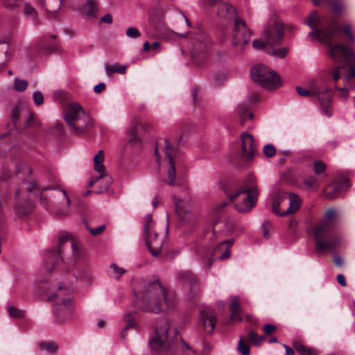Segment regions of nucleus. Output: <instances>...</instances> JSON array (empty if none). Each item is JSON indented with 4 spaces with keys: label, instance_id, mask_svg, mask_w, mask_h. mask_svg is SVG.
<instances>
[{
    "label": "nucleus",
    "instance_id": "f257e3e1",
    "mask_svg": "<svg viewBox=\"0 0 355 355\" xmlns=\"http://www.w3.org/2000/svg\"><path fill=\"white\" fill-rule=\"evenodd\" d=\"M150 348L160 355H195L191 347L179 336L175 323L160 318L155 324V336L149 340Z\"/></svg>",
    "mask_w": 355,
    "mask_h": 355
},
{
    "label": "nucleus",
    "instance_id": "f03ea898",
    "mask_svg": "<svg viewBox=\"0 0 355 355\" xmlns=\"http://www.w3.org/2000/svg\"><path fill=\"white\" fill-rule=\"evenodd\" d=\"M305 23L311 28L315 29L309 33V37L316 38L324 44L331 46L329 54L334 60H338L340 56H343L349 64L347 79L354 78L355 76V69L352 62L355 61V53L345 45L336 44L331 46L332 37L335 32L338 30V24L334 21H331L327 27L322 28L323 19L315 12L311 13Z\"/></svg>",
    "mask_w": 355,
    "mask_h": 355
},
{
    "label": "nucleus",
    "instance_id": "7ed1b4c3",
    "mask_svg": "<svg viewBox=\"0 0 355 355\" xmlns=\"http://www.w3.org/2000/svg\"><path fill=\"white\" fill-rule=\"evenodd\" d=\"M141 290H135L139 307L146 312L166 313L177 306V299L159 282H144Z\"/></svg>",
    "mask_w": 355,
    "mask_h": 355
},
{
    "label": "nucleus",
    "instance_id": "20e7f679",
    "mask_svg": "<svg viewBox=\"0 0 355 355\" xmlns=\"http://www.w3.org/2000/svg\"><path fill=\"white\" fill-rule=\"evenodd\" d=\"M67 243L71 245L73 257L76 261L87 262L85 250L76 243L70 234L62 232L59 235L58 248H51L43 254L44 267L47 272H49L59 268L63 264L62 254L63 247Z\"/></svg>",
    "mask_w": 355,
    "mask_h": 355
},
{
    "label": "nucleus",
    "instance_id": "39448f33",
    "mask_svg": "<svg viewBox=\"0 0 355 355\" xmlns=\"http://www.w3.org/2000/svg\"><path fill=\"white\" fill-rule=\"evenodd\" d=\"M336 216V211L330 209L325 212L324 220L314 230L315 248L319 252L334 250L340 244V239L330 230L329 223Z\"/></svg>",
    "mask_w": 355,
    "mask_h": 355
},
{
    "label": "nucleus",
    "instance_id": "423d86ee",
    "mask_svg": "<svg viewBox=\"0 0 355 355\" xmlns=\"http://www.w3.org/2000/svg\"><path fill=\"white\" fill-rule=\"evenodd\" d=\"M73 288L71 286L60 284L52 297L55 301L53 313L58 323L69 322L73 317L74 305L72 302Z\"/></svg>",
    "mask_w": 355,
    "mask_h": 355
},
{
    "label": "nucleus",
    "instance_id": "0eeeda50",
    "mask_svg": "<svg viewBox=\"0 0 355 355\" xmlns=\"http://www.w3.org/2000/svg\"><path fill=\"white\" fill-rule=\"evenodd\" d=\"M189 35L191 38V46L189 47L191 57L196 64H202L207 58V52L211 46V43L202 30L198 33H179L174 31L168 33V37L176 42L181 41Z\"/></svg>",
    "mask_w": 355,
    "mask_h": 355
},
{
    "label": "nucleus",
    "instance_id": "6e6552de",
    "mask_svg": "<svg viewBox=\"0 0 355 355\" xmlns=\"http://www.w3.org/2000/svg\"><path fill=\"white\" fill-rule=\"evenodd\" d=\"M14 165L15 175L24 180L21 187L17 191L15 209L19 214L25 215L29 212L31 205L26 199V193H24V189L31 193L36 189L37 185L35 182L26 180V178L31 173V169L28 166L19 161L15 162Z\"/></svg>",
    "mask_w": 355,
    "mask_h": 355
},
{
    "label": "nucleus",
    "instance_id": "1a4fd4ad",
    "mask_svg": "<svg viewBox=\"0 0 355 355\" xmlns=\"http://www.w3.org/2000/svg\"><path fill=\"white\" fill-rule=\"evenodd\" d=\"M63 117L77 135L83 134L87 128L92 125L89 115L77 102H70L64 106Z\"/></svg>",
    "mask_w": 355,
    "mask_h": 355
},
{
    "label": "nucleus",
    "instance_id": "9d476101",
    "mask_svg": "<svg viewBox=\"0 0 355 355\" xmlns=\"http://www.w3.org/2000/svg\"><path fill=\"white\" fill-rule=\"evenodd\" d=\"M252 78L263 87L278 88L283 86L280 76L263 64H258L251 69Z\"/></svg>",
    "mask_w": 355,
    "mask_h": 355
},
{
    "label": "nucleus",
    "instance_id": "9b49d317",
    "mask_svg": "<svg viewBox=\"0 0 355 355\" xmlns=\"http://www.w3.org/2000/svg\"><path fill=\"white\" fill-rule=\"evenodd\" d=\"M144 236L151 254L157 257L160 252L163 246V239L159 237L156 225L150 214L147 215L144 225Z\"/></svg>",
    "mask_w": 355,
    "mask_h": 355
},
{
    "label": "nucleus",
    "instance_id": "f8f14e48",
    "mask_svg": "<svg viewBox=\"0 0 355 355\" xmlns=\"http://www.w3.org/2000/svg\"><path fill=\"white\" fill-rule=\"evenodd\" d=\"M227 194L230 200L234 203L235 209L239 212L249 211L257 202V196L239 188Z\"/></svg>",
    "mask_w": 355,
    "mask_h": 355
},
{
    "label": "nucleus",
    "instance_id": "ddd939ff",
    "mask_svg": "<svg viewBox=\"0 0 355 355\" xmlns=\"http://www.w3.org/2000/svg\"><path fill=\"white\" fill-rule=\"evenodd\" d=\"M251 35L252 31L244 20L236 18L231 33L232 45L243 49L250 42Z\"/></svg>",
    "mask_w": 355,
    "mask_h": 355
},
{
    "label": "nucleus",
    "instance_id": "4468645a",
    "mask_svg": "<svg viewBox=\"0 0 355 355\" xmlns=\"http://www.w3.org/2000/svg\"><path fill=\"white\" fill-rule=\"evenodd\" d=\"M234 242V239L220 241L214 248L211 255V251L209 250L203 257V259L207 261L208 267H210L214 262V259L211 258V256H218L220 259L229 258L230 257V248L233 245Z\"/></svg>",
    "mask_w": 355,
    "mask_h": 355
},
{
    "label": "nucleus",
    "instance_id": "2eb2a0df",
    "mask_svg": "<svg viewBox=\"0 0 355 355\" xmlns=\"http://www.w3.org/2000/svg\"><path fill=\"white\" fill-rule=\"evenodd\" d=\"M284 34V26L279 22H274L268 25L264 32V37L266 44L274 46L279 44Z\"/></svg>",
    "mask_w": 355,
    "mask_h": 355
},
{
    "label": "nucleus",
    "instance_id": "dca6fc26",
    "mask_svg": "<svg viewBox=\"0 0 355 355\" xmlns=\"http://www.w3.org/2000/svg\"><path fill=\"white\" fill-rule=\"evenodd\" d=\"M175 211L180 221L192 223L194 217L191 213V200L189 197L177 199L175 201Z\"/></svg>",
    "mask_w": 355,
    "mask_h": 355
},
{
    "label": "nucleus",
    "instance_id": "f3484780",
    "mask_svg": "<svg viewBox=\"0 0 355 355\" xmlns=\"http://www.w3.org/2000/svg\"><path fill=\"white\" fill-rule=\"evenodd\" d=\"M21 115H24L26 118V126H36L38 125L35 114L29 112L25 105L19 104L13 108L12 112V121L15 127L17 128L18 119Z\"/></svg>",
    "mask_w": 355,
    "mask_h": 355
},
{
    "label": "nucleus",
    "instance_id": "a211bd4d",
    "mask_svg": "<svg viewBox=\"0 0 355 355\" xmlns=\"http://www.w3.org/2000/svg\"><path fill=\"white\" fill-rule=\"evenodd\" d=\"M165 154L168 159V168L167 170L168 178L165 182L169 185H173L175 184L176 173L175 166L173 160V155L175 153V149L170 141H165Z\"/></svg>",
    "mask_w": 355,
    "mask_h": 355
},
{
    "label": "nucleus",
    "instance_id": "6ab92c4d",
    "mask_svg": "<svg viewBox=\"0 0 355 355\" xmlns=\"http://www.w3.org/2000/svg\"><path fill=\"white\" fill-rule=\"evenodd\" d=\"M177 279L181 284L189 285L191 296H195L200 292L198 282L195 276L190 272L183 271L179 272L177 275Z\"/></svg>",
    "mask_w": 355,
    "mask_h": 355
},
{
    "label": "nucleus",
    "instance_id": "aec40b11",
    "mask_svg": "<svg viewBox=\"0 0 355 355\" xmlns=\"http://www.w3.org/2000/svg\"><path fill=\"white\" fill-rule=\"evenodd\" d=\"M242 155L247 159L253 157L256 151V144L251 135L243 132L241 135Z\"/></svg>",
    "mask_w": 355,
    "mask_h": 355
},
{
    "label": "nucleus",
    "instance_id": "412c9836",
    "mask_svg": "<svg viewBox=\"0 0 355 355\" xmlns=\"http://www.w3.org/2000/svg\"><path fill=\"white\" fill-rule=\"evenodd\" d=\"M104 161V153L103 150H99L98 153L94 157V169L98 173V177L92 178L89 180L88 186L92 187L96 182L100 179L103 178L105 175V166L103 164Z\"/></svg>",
    "mask_w": 355,
    "mask_h": 355
},
{
    "label": "nucleus",
    "instance_id": "4be33fe9",
    "mask_svg": "<svg viewBox=\"0 0 355 355\" xmlns=\"http://www.w3.org/2000/svg\"><path fill=\"white\" fill-rule=\"evenodd\" d=\"M287 200V193L283 191H277L272 198V211L275 214L283 216L282 214L286 208V203Z\"/></svg>",
    "mask_w": 355,
    "mask_h": 355
},
{
    "label": "nucleus",
    "instance_id": "5701e85b",
    "mask_svg": "<svg viewBox=\"0 0 355 355\" xmlns=\"http://www.w3.org/2000/svg\"><path fill=\"white\" fill-rule=\"evenodd\" d=\"M200 323L206 332L211 333L216 326V317L209 311H202L200 313Z\"/></svg>",
    "mask_w": 355,
    "mask_h": 355
},
{
    "label": "nucleus",
    "instance_id": "b1692460",
    "mask_svg": "<svg viewBox=\"0 0 355 355\" xmlns=\"http://www.w3.org/2000/svg\"><path fill=\"white\" fill-rule=\"evenodd\" d=\"M214 227L212 236L216 239H222L230 234L234 228V225L230 222L218 223H214Z\"/></svg>",
    "mask_w": 355,
    "mask_h": 355
},
{
    "label": "nucleus",
    "instance_id": "393cba45",
    "mask_svg": "<svg viewBox=\"0 0 355 355\" xmlns=\"http://www.w3.org/2000/svg\"><path fill=\"white\" fill-rule=\"evenodd\" d=\"M288 198L289 200V206L284 210V213L282 214V216H287L297 212L302 204V199L295 193H291L287 194V199Z\"/></svg>",
    "mask_w": 355,
    "mask_h": 355
},
{
    "label": "nucleus",
    "instance_id": "a878e982",
    "mask_svg": "<svg viewBox=\"0 0 355 355\" xmlns=\"http://www.w3.org/2000/svg\"><path fill=\"white\" fill-rule=\"evenodd\" d=\"M18 142L12 133L8 132L0 136V153H6L14 148Z\"/></svg>",
    "mask_w": 355,
    "mask_h": 355
},
{
    "label": "nucleus",
    "instance_id": "bb28decb",
    "mask_svg": "<svg viewBox=\"0 0 355 355\" xmlns=\"http://www.w3.org/2000/svg\"><path fill=\"white\" fill-rule=\"evenodd\" d=\"M139 126V123L136 119H133L128 127L126 129V134L129 137L128 143L132 145H137L139 144V137L137 135V130Z\"/></svg>",
    "mask_w": 355,
    "mask_h": 355
},
{
    "label": "nucleus",
    "instance_id": "cd10ccee",
    "mask_svg": "<svg viewBox=\"0 0 355 355\" xmlns=\"http://www.w3.org/2000/svg\"><path fill=\"white\" fill-rule=\"evenodd\" d=\"M218 16L222 19H234L236 17L235 8L229 3L225 2L220 5L218 10Z\"/></svg>",
    "mask_w": 355,
    "mask_h": 355
},
{
    "label": "nucleus",
    "instance_id": "c85d7f7f",
    "mask_svg": "<svg viewBox=\"0 0 355 355\" xmlns=\"http://www.w3.org/2000/svg\"><path fill=\"white\" fill-rule=\"evenodd\" d=\"M10 51V39L5 37L0 39V65L4 64L12 56Z\"/></svg>",
    "mask_w": 355,
    "mask_h": 355
},
{
    "label": "nucleus",
    "instance_id": "c756f323",
    "mask_svg": "<svg viewBox=\"0 0 355 355\" xmlns=\"http://www.w3.org/2000/svg\"><path fill=\"white\" fill-rule=\"evenodd\" d=\"M79 10L85 16L96 17L97 6L92 0H87L85 4H83L79 7Z\"/></svg>",
    "mask_w": 355,
    "mask_h": 355
},
{
    "label": "nucleus",
    "instance_id": "7c9ffc66",
    "mask_svg": "<svg viewBox=\"0 0 355 355\" xmlns=\"http://www.w3.org/2000/svg\"><path fill=\"white\" fill-rule=\"evenodd\" d=\"M239 189L247 191V192L252 193L256 196H258L259 194V191L257 188L256 179L253 175H249L244 182V185L239 187Z\"/></svg>",
    "mask_w": 355,
    "mask_h": 355
},
{
    "label": "nucleus",
    "instance_id": "2f4dec72",
    "mask_svg": "<svg viewBox=\"0 0 355 355\" xmlns=\"http://www.w3.org/2000/svg\"><path fill=\"white\" fill-rule=\"evenodd\" d=\"M127 67L121 65L119 63L113 64H105V71L107 76H110L112 74L116 73L119 74H124L126 72Z\"/></svg>",
    "mask_w": 355,
    "mask_h": 355
},
{
    "label": "nucleus",
    "instance_id": "473e14b6",
    "mask_svg": "<svg viewBox=\"0 0 355 355\" xmlns=\"http://www.w3.org/2000/svg\"><path fill=\"white\" fill-rule=\"evenodd\" d=\"M52 97L54 101L64 104L70 101L71 95L67 90H53Z\"/></svg>",
    "mask_w": 355,
    "mask_h": 355
},
{
    "label": "nucleus",
    "instance_id": "72a5a7b5",
    "mask_svg": "<svg viewBox=\"0 0 355 355\" xmlns=\"http://www.w3.org/2000/svg\"><path fill=\"white\" fill-rule=\"evenodd\" d=\"M231 310V320L232 321H241V318L239 315L240 311L239 298L238 297H233L232 298V304L230 306Z\"/></svg>",
    "mask_w": 355,
    "mask_h": 355
},
{
    "label": "nucleus",
    "instance_id": "f704fd0d",
    "mask_svg": "<svg viewBox=\"0 0 355 355\" xmlns=\"http://www.w3.org/2000/svg\"><path fill=\"white\" fill-rule=\"evenodd\" d=\"M332 90H315V96L322 105H327L331 101Z\"/></svg>",
    "mask_w": 355,
    "mask_h": 355
},
{
    "label": "nucleus",
    "instance_id": "c9c22d12",
    "mask_svg": "<svg viewBox=\"0 0 355 355\" xmlns=\"http://www.w3.org/2000/svg\"><path fill=\"white\" fill-rule=\"evenodd\" d=\"M136 312H128L126 313L124 315V320L126 322V324L123 330L122 336L124 337L125 331H127L129 329L135 327L136 325V318H135Z\"/></svg>",
    "mask_w": 355,
    "mask_h": 355
},
{
    "label": "nucleus",
    "instance_id": "e433bc0d",
    "mask_svg": "<svg viewBox=\"0 0 355 355\" xmlns=\"http://www.w3.org/2000/svg\"><path fill=\"white\" fill-rule=\"evenodd\" d=\"M125 272V270L119 267L116 263H112L107 270L108 275L116 279H119Z\"/></svg>",
    "mask_w": 355,
    "mask_h": 355
},
{
    "label": "nucleus",
    "instance_id": "4c0bfd02",
    "mask_svg": "<svg viewBox=\"0 0 355 355\" xmlns=\"http://www.w3.org/2000/svg\"><path fill=\"white\" fill-rule=\"evenodd\" d=\"M294 347L301 355H318V352L313 348H309L303 346L300 343H294Z\"/></svg>",
    "mask_w": 355,
    "mask_h": 355
},
{
    "label": "nucleus",
    "instance_id": "58836bf2",
    "mask_svg": "<svg viewBox=\"0 0 355 355\" xmlns=\"http://www.w3.org/2000/svg\"><path fill=\"white\" fill-rule=\"evenodd\" d=\"M237 350L242 355L250 354V345L245 338H240L237 346Z\"/></svg>",
    "mask_w": 355,
    "mask_h": 355
},
{
    "label": "nucleus",
    "instance_id": "ea45409f",
    "mask_svg": "<svg viewBox=\"0 0 355 355\" xmlns=\"http://www.w3.org/2000/svg\"><path fill=\"white\" fill-rule=\"evenodd\" d=\"M245 338L247 340H250L254 345L260 346L265 338L264 336H259L254 331H250Z\"/></svg>",
    "mask_w": 355,
    "mask_h": 355
},
{
    "label": "nucleus",
    "instance_id": "a19ab883",
    "mask_svg": "<svg viewBox=\"0 0 355 355\" xmlns=\"http://www.w3.org/2000/svg\"><path fill=\"white\" fill-rule=\"evenodd\" d=\"M38 347L43 351L55 352L58 350V345L53 342H42L38 345Z\"/></svg>",
    "mask_w": 355,
    "mask_h": 355
},
{
    "label": "nucleus",
    "instance_id": "79ce46f5",
    "mask_svg": "<svg viewBox=\"0 0 355 355\" xmlns=\"http://www.w3.org/2000/svg\"><path fill=\"white\" fill-rule=\"evenodd\" d=\"M268 54L277 58H284L286 56L288 53V47H282L277 49H273L271 51H268Z\"/></svg>",
    "mask_w": 355,
    "mask_h": 355
},
{
    "label": "nucleus",
    "instance_id": "37998d69",
    "mask_svg": "<svg viewBox=\"0 0 355 355\" xmlns=\"http://www.w3.org/2000/svg\"><path fill=\"white\" fill-rule=\"evenodd\" d=\"M332 10L336 13H341L345 10V3L340 0H334L331 3Z\"/></svg>",
    "mask_w": 355,
    "mask_h": 355
},
{
    "label": "nucleus",
    "instance_id": "c03bdc74",
    "mask_svg": "<svg viewBox=\"0 0 355 355\" xmlns=\"http://www.w3.org/2000/svg\"><path fill=\"white\" fill-rule=\"evenodd\" d=\"M44 94L40 90H35L33 94V99L36 105H42L44 103Z\"/></svg>",
    "mask_w": 355,
    "mask_h": 355
},
{
    "label": "nucleus",
    "instance_id": "a18cd8bd",
    "mask_svg": "<svg viewBox=\"0 0 355 355\" xmlns=\"http://www.w3.org/2000/svg\"><path fill=\"white\" fill-rule=\"evenodd\" d=\"M126 36L129 38H138L141 36V32L135 27H130L126 30Z\"/></svg>",
    "mask_w": 355,
    "mask_h": 355
},
{
    "label": "nucleus",
    "instance_id": "49530a36",
    "mask_svg": "<svg viewBox=\"0 0 355 355\" xmlns=\"http://www.w3.org/2000/svg\"><path fill=\"white\" fill-rule=\"evenodd\" d=\"M87 230L92 234V236H96L103 232L105 229V225H102L96 228H91L88 226V223L85 222Z\"/></svg>",
    "mask_w": 355,
    "mask_h": 355
},
{
    "label": "nucleus",
    "instance_id": "de8ad7c7",
    "mask_svg": "<svg viewBox=\"0 0 355 355\" xmlns=\"http://www.w3.org/2000/svg\"><path fill=\"white\" fill-rule=\"evenodd\" d=\"M263 151L266 157H272L275 155L276 149L273 145L268 144L263 147Z\"/></svg>",
    "mask_w": 355,
    "mask_h": 355
},
{
    "label": "nucleus",
    "instance_id": "09e8293b",
    "mask_svg": "<svg viewBox=\"0 0 355 355\" xmlns=\"http://www.w3.org/2000/svg\"><path fill=\"white\" fill-rule=\"evenodd\" d=\"M28 86V83L25 79L15 78L14 89H26Z\"/></svg>",
    "mask_w": 355,
    "mask_h": 355
},
{
    "label": "nucleus",
    "instance_id": "8fccbe9b",
    "mask_svg": "<svg viewBox=\"0 0 355 355\" xmlns=\"http://www.w3.org/2000/svg\"><path fill=\"white\" fill-rule=\"evenodd\" d=\"M38 4L42 8L46 10V14L49 18H57L58 16V11L53 10L51 11L49 10H47L45 6V0H37Z\"/></svg>",
    "mask_w": 355,
    "mask_h": 355
},
{
    "label": "nucleus",
    "instance_id": "3c124183",
    "mask_svg": "<svg viewBox=\"0 0 355 355\" xmlns=\"http://www.w3.org/2000/svg\"><path fill=\"white\" fill-rule=\"evenodd\" d=\"M4 6L10 9H14L18 7L22 2V0H2Z\"/></svg>",
    "mask_w": 355,
    "mask_h": 355
},
{
    "label": "nucleus",
    "instance_id": "603ef678",
    "mask_svg": "<svg viewBox=\"0 0 355 355\" xmlns=\"http://www.w3.org/2000/svg\"><path fill=\"white\" fill-rule=\"evenodd\" d=\"M326 165L322 161H315L313 164V170L315 173L320 174L324 171Z\"/></svg>",
    "mask_w": 355,
    "mask_h": 355
},
{
    "label": "nucleus",
    "instance_id": "864d4df0",
    "mask_svg": "<svg viewBox=\"0 0 355 355\" xmlns=\"http://www.w3.org/2000/svg\"><path fill=\"white\" fill-rule=\"evenodd\" d=\"M343 32L347 37L348 40L352 42H355V35H354V33L352 31L351 26L349 24H345L343 26Z\"/></svg>",
    "mask_w": 355,
    "mask_h": 355
},
{
    "label": "nucleus",
    "instance_id": "5fc2aeb1",
    "mask_svg": "<svg viewBox=\"0 0 355 355\" xmlns=\"http://www.w3.org/2000/svg\"><path fill=\"white\" fill-rule=\"evenodd\" d=\"M8 312L10 315L13 318H21L24 313L23 310L18 309L14 306L9 307Z\"/></svg>",
    "mask_w": 355,
    "mask_h": 355
},
{
    "label": "nucleus",
    "instance_id": "6e6d98bb",
    "mask_svg": "<svg viewBox=\"0 0 355 355\" xmlns=\"http://www.w3.org/2000/svg\"><path fill=\"white\" fill-rule=\"evenodd\" d=\"M272 229V225L270 222H264L261 225L263 236L265 238L269 237V231Z\"/></svg>",
    "mask_w": 355,
    "mask_h": 355
},
{
    "label": "nucleus",
    "instance_id": "4d7b16f0",
    "mask_svg": "<svg viewBox=\"0 0 355 355\" xmlns=\"http://www.w3.org/2000/svg\"><path fill=\"white\" fill-rule=\"evenodd\" d=\"M24 13L27 16H33L35 17L36 15L35 9L28 3H25L24 4Z\"/></svg>",
    "mask_w": 355,
    "mask_h": 355
},
{
    "label": "nucleus",
    "instance_id": "13d9d810",
    "mask_svg": "<svg viewBox=\"0 0 355 355\" xmlns=\"http://www.w3.org/2000/svg\"><path fill=\"white\" fill-rule=\"evenodd\" d=\"M245 115H248V118L250 119H253V114L252 112H248L246 110L243 109L239 111V116L241 118V123H243L246 119Z\"/></svg>",
    "mask_w": 355,
    "mask_h": 355
},
{
    "label": "nucleus",
    "instance_id": "bf43d9fd",
    "mask_svg": "<svg viewBox=\"0 0 355 355\" xmlns=\"http://www.w3.org/2000/svg\"><path fill=\"white\" fill-rule=\"evenodd\" d=\"M299 96L303 97H308L315 96V90H297Z\"/></svg>",
    "mask_w": 355,
    "mask_h": 355
},
{
    "label": "nucleus",
    "instance_id": "052dcab7",
    "mask_svg": "<svg viewBox=\"0 0 355 355\" xmlns=\"http://www.w3.org/2000/svg\"><path fill=\"white\" fill-rule=\"evenodd\" d=\"M265 44H266V42H263L260 40H254L252 42V46L255 49H262L264 48Z\"/></svg>",
    "mask_w": 355,
    "mask_h": 355
},
{
    "label": "nucleus",
    "instance_id": "680f3d73",
    "mask_svg": "<svg viewBox=\"0 0 355 355\" xmlns=\"http://www.w3.org/2000/svg\"><path fill=\"white\" fill-rule=\"evenodd\" d=\"M304 183L309 187H312L317 185L316 178L314 177H309L304 180Z\"/></svg>",
    "mask_w": 355,
    "mask_h": 355
},
{
    "label": "nucleus",
    "instance_id": "e2e57ef3",
    "mask_svg": "<svg viewBox=\"0 0 355 355\" xmlns=\"http://www.w3.org/2000/svg\"><path fill=\"white\" fill-rule=\"evenodd\" d=\"M276 329V326L273 324H266L263 327L264 333L266 335H270L272 333L274 332V331Z\"/></svg>",
    "mask_w": 355,
    "mask_h": 355
},
{
    "label": "nucleus",
    "instance_id": "0e129e2a",
    "mask_svg": "<svg viewBox=\"0 0 355 355\" xmlns=\"http://www.w3.org/2000/svg\"><path fill=\"white\" fill-rule=\"evenodd\" d=\"M260 95L257 91H254L249 97V101L251 103L257 102L259 100Z\"/></svg>",
    "mask_w": 355,
    "mask_h": 355
},
{
    "label": "nucleus",
    "instance_id": "69168bd1",
    "mask_svg": "<svg viewBox=\"0 0 355 355\" xmlns=\"http://www.w3.org/2000/svg\"><path fill=\"white\" fill-rule=\"evenodd\" d=\"M101 21L104 23L111 24L112 21V17L110 14L107 13L101 19Z\"/></svg>",
    "mask_w": 355,
    "mask_h": 355
},
{
    "label": "nucleus",
    "instance_id": "338daca9",
    "mask_svg": "<svg viewBox=\"0 0 355 355\" xmlns=\"http://www.w3.org/2000/svg\"><path fill=\"white\" fill-rule=\"evenodd\" d=\"M337 281L342 286H346L347 283L345 281V277L343 275L340 274L337 276Z\"/></svg>",
    "mask_w": 355,
    "mask_h": 355
},
{
    "label": "nucleus",
    "instance_id": "774afa93",
    "mask_svg": "<svg viewBox=\"0 0 355 355\" xmlns=\"http://www.w3.org/2000/svg\"><path fill=\"white\" fill-rule=\"evenodd\" d=\"M340 67H337L334 69V71L333 72V77H334V80L335 81L338 80L339 79V78L340 77Z\"/></svg>",
    "mask_w": 355,
    "mask_h": 355
}]
</instances>
